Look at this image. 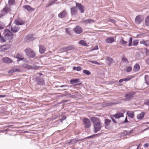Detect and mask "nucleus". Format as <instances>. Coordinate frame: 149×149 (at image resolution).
Masks as SVG:
<instances>
[{"label": "nucleus", "mask_w": 149, "mask_h": 149, "mask_svg": "<svg viewBox=\"0 0 149 149\" xmlns=\"http://www.w3.org/2000/svg\"><path fill=\"white\" fill-rule=\"evenodd\" d=\"M15 57L17 59L18 61H19L24 59V57L22 55L19 53L17 54L16 55Z\"/></svg>", "instance_id": "a878e982"}, {"label": "nucleus", "mask_w": 149, "mask_h": 149, "mask_svg": "<svg viewBox=\"0 0 149 149\" xmlns=\"http://www.w3.org/2000/svg\"><path fill=\"white\" fill-rule=\"evenodd\" d=\"M146 25L147 26L149 25V16H147L145 20Z\"/></svg>", "instance_id": "58836bf2"}, {"label": "nucleus", "mask_w": 149, "mask_h": 149, "mask_svg": "<svg viewBox=\"0 0 149 149\" xmlns=\"http://www.w3.org/2000/svg\"><path fill=\"white\" fill-rule=\"evenodd\" d=\"M146 63L147 65H149V58H147L146 60Z\"/></svg>", "instance_id": "5fc2aeb1"}, {"label": "nucleus", "mask_w": 149, "mask_h": 149, "mask_svg": "<svg viewBox=\"0 0 149 149\" xmlns=\"http://www.w3.org/2000/svg\"><path fill=\"white\" fill-rule=\"evenodd\" d=\"M120 42L121 45L125 46L127 45V41H125L123 39H122L120 40Z\"/></svg>", "instance_id": "f704fd0d"}, {"label": "nucleus", "mask_w": 149, "mask_h": 149, "mask_svg": "<svg viewBox=\"0 0 149 149\" xmlns=\"http://www.w3.org/2000/svg\"><path fill=\"white\" fill-rule=\"evenodd\" d=\"M111 119L112 120L113 122L115 123H116V122L115 121V120L114 118H111Z\"/></svg>", "instance_id": "338daca9"}, {"label": "nucleus", "mask_w": 149, "mask_h": 149, "mask_svg": "<svg viewBox=\"0 0 149 149\" xmlns=\"http://www.w3.org/2000/svg\"><path fill=\"white\" fill-rule=\"evenodd\" d=\"M25 38L26 40L29 42L31 40H32L34 39L32 37V35L31 34H29L26 36Z\"/></svg>", "instance_id": "c85d7f7f"}, {"label": "nucleus", "mask_w": 149, "mask_h": 149, "mask_svg": "<svg viewBox=\"0 0 149 149\" xmlns=\"http://www.w3.org/2000/svg\"><path fill=\"white\" fill-rule=\"evenodd\" d=\"M66 32L67 34H70L69 32L68 31V28L66 29Z\"/></svg>", "instance_id": "052dcab7"}, {"label": "nucleus", "mask_w": 149, "mask_h": 149, "mask_svg": "<svg viewBox=\"0 0 149 149\" xmlns=\"http://www.w3.org/2000/svg\"><path fill=\"white\" fill-rule=\"evenodd\" d=\"M102 127V124H99L94 125V132L96 133L97 132L99 131L101 129Z\"/></svg>", "instance_id": "f3484780"}, {"label": "nucleus", "mask_w": 149, "mask_h": 149, "mask_svg": "<svg viewBox=\"0 0 149 149\" xmlns=\"http://www.w3.org/2000/svg\"><path fill=\"white\" fill-rule=\"evenodd\" d=\"M128 122V121L127 120V117H126L125 119V121H124V123H126Z\"/></svg>", "instance_id": "69168bd1"}, {"label": "nucleus", "mask_w": 149, "mask_h": 149, "mask_svg": "<svg viewBox=\"0 0 149 149\" xmlns=\"http://www.w3.org/2000/svg\"><path fill=\"white\" fill-rule=\"evenodd\" d=\"M113 116L116 118H119L123 117V113L121 112H118L113 115Z\"/></svg>", "instance_id": "b1692460"}, {"label": "nucleus", "mask_w": 149, "mask_h": 149, "mask_svg": "<svg viewBox=\"0 0 149 149\" xmlns=\"http://www.w3.org/2000/svg\"><path fill=\"white\" fill-rule=\"evenodd\" d=\"M76 7L79 10L81 13H83L84 12V7L80 3L76 2Z\"/></svg>", "instance_id": "0eeeda50"}, {"label": "nucleus", "mask_w": 149, "mask_h": 149, "mask_svg": "<svg viewBox=\"0 0 149 149\" xmlns=\"http://www.w3.org/2000/svg\"><path fill=\"white\" fill-rule=\"evenodd\" d=\"M11 11L10 7L6 5L5 7L4 8L3 10L1 11L0 14V17L6 15L7 13H9Z\"/></svg>", "instance_id": "f03ea898"}, {"label": "nucleus", "mask_w": 149, "mask_h": 149, "mask_svg": "<svg viewBox=\"0 0 149 149\" xmlns=\"http://www.w3.org/2000/svg\"><path fill=\"white\" fill-rule=\"evenodd\" d=\"M2 22L0 21V29H2L3 28V27L1 25Z\"/></svg>", "instance_id": "13d9d810"}, {"label": "nucleus", "mask_w": 149, "mask_h": 149, "mask_svg": "<svg viewBox=\"0 0 149 149\" xmlns=\"http://www.w3.org/2000/svg\"><path fill=\"white\" fill-rule=\"evenodd\" d=\"M10 48L9 45H4L0 46V51L3 52L8 49Z\"/></svg>", "instance_id": "6ab92c4d"}, {"label": "nucleus", "mask_w": 149, "mask_h": 149, "mask_svg": "<svg viewBox=\"0 0 149 149\" xmlns=\"http://www.w3.org/2000/svg\"><path fill=\"white\" fill-rule=\"evenodd\" d=\"M0 40L1 42H5L6 41V39L4 38V37L3 36H1L0 33Z\"/></svg>", "instance_id": "ea45409f"}, {"label": "nucleus", "mask_w": 149, "mask_h": 149, "mask_svg": "<svg viewBox=\"0 0 149 149\" xmlns=\"http://www.w3.org/2000/svg\"><path fill=\"white\" fill-rule=\"evenodd\" d=\"M14 72L13 68H12L8 72V73L10 75H11Z\"/></svg>", "instance_id": "de8ad7c7"}, {"label": "nucleus", "mask_w": 149, "mask_h": 149, "mask_svg": "<svg viewBox=\"0 0 149 149\" xmlns=\"http://www.w3.org/2000/svg\"><path fill=\"white\" fill-rule=\"evenodd\" d=\"M70 10L71 15L72 16L75 15L78 12L76 6L71 8Z\"/></svg>", "instance_id": "9b49d317"}, {"label": "nucleus", "mask_w": 149, "mask_h": 149, "mask_svg": "<svg viewBox=\"0 0 149 149\" xmlns=\"http://www.w3.org/2000/svg\"><path fill=\"white\" fill-rule=\"evenodd\" d=\"M134 95V93L132 92H129L128 93L126 94L125 95V98L124 100L127 101L130 100Z\"/></svg>", "instance_id": "39448f33"}, {"label": "nucleus", "mask_w": 149, "mask_h": 149, "mask_svg": "<svg viewBox=\"0 0 149 149\" xmlns=\"http://www.w3.org/2000/svg\"><path fill=\"white\" fill-rule=\"evenodd\" d=\"M59 86L61 87H67L68 88H69V86L67 85H64L61 86Z\"/></svg>", "instance_id": "3c124183"}, {"label": "nucleus", "mask_w": 149, "mask_h": 149, "mask_svg": "<svg viewBox=\"0 0 149 149\" xmlns=\"http://www.w3.org/2000/svg\"><path fill=\"white\" fill-rule=\"evenodd\" d=\"M132 37H130L128 40L129 44L128 45L129 46H132Z\"/></svg>", "instance_id": "c03bdc74"}, {"label": "nucleus", "mask_w": 149, "mask_h": 149, "mask_svg": "<svg viewBox=\"0 0 149 149\" xmlns=\"http://www.w3.org/2000/svg\"><path fill=\"white\" fill-rule=\"evenodd\" d=\"M79 82V79H71L70 80V83L71 84H74Z\"/></svg>", "instance_id": "473e14b6"}, {"label": "nucleus", "mask_w": 149, "mask_h": 149, "mask_svg": "<svg viewBox=\"0 0 149 149\" xmlns=\"http://www.w3.org/2000/svg\"><path fill=\"white\" fill-rule=\"evenodd\" d=\"M79 44L84 46L86 45V42L83 40H81L80 41Z\"/></svg>", "instance_id": "79ce46f5"}, {"label": "nucleus", "mask_w": 149, "mask_h": 149, "mask_svg": "<svg viewBox=\"0 0 149 149\" xmlns=\"http://www.w3.org/2000/svg\"><path fill=\"white\" fill-rule=\"evenodd\" d=\"M15 3V0H9L8 3L9 5H13Z\"/></svg>", "instance_id": "a18cd8bd"}, {"label": "nucleus", "mask_w": 149, "mask_h": 149, "mask_svg": "<svg viewBox=\"0 0 149 149\" xmlns=\"http://www.w3.org/2000/svg\"><path fill=\"white\" fill-rule=\"evenodd\" d=\"M140 69V66L138 64H136L134 67L133 70L134 72H137Z\"/></svg>", "instance_id": "bb28decb"}, {"label": "nucleus", "mask_w": 149, "mask_h": 149, "mask_svg": "<svg viewBox=\"0 0 149 149\" xmlns=\"http://www.w3.org/2000/svg\"><path fill=\"white\" fill-rule=\"evenodd\" d=\"M14 23L16 25H22L24 23V22L20 18H17L15 19Z\"/></svg>", "instance_id": "9d476101"}, {"label": "nucleus", "mask_w": 149, "mask_h": 149, "mask_svg": "<svg viewBox=\"0 0 149 149\" xmlns=\"http://www.w3.org/2000/svg\"><path fill=\"white\" fill-rule=\"evenodd\" d=\"M6 96L5 95H0V98L4 97Z\"/></svg>", "instance_id": "0e129e2a"}, {"label": "nucleus", "mask_w": 149, "mask_h": 149, "mask_svg": "<svg viewBox=\"0 0 149 149\" xmlns=\"http://www.w3.org/2000/svg\"><path fill=\"white\" fill-rule=\"evenodd\" d=\"M145 113L144 112H142L138 114L137 116V118L138 120H141L143 119L144 117Z\"/></svg>", "instance_id": "393cba45"}, {"label": "nucleus", "mask_w": 149, "mask_h": 149, "mask_svg": "<svg viewBox=\"0 0 149 149\" xmlns=\"http://www.w3.org/2000/svg\"><path fill=\"white\" fill-rule=\"evenodd\" d=\"M115 41V39L113 37H107L105 40V42L107 43H111Z\"/></svg>", "instance_id": "dca6fc26"}, {"label": "nucleus", "mask_w": 149, "mask_h": 149, "mask_svg": "<svg viewBox=\"0 0 149 149\" xmlns=\"http://www.w3.org/2000/svg\"><path fill=\"white\" fill-rule=\"evenodd\" d=\"M145 82L147 85H149V77L148 75L145 76Z\"/></svg>", "instance_id": "72a5a7b5"}, {"label": "nucleus", "mask_w": 149, "mask_h": 149, "mask_svg": "<svg viewBox=\"0 0 149 149\" xmlns=\"http://www.w3.org/2000/svg\"><path fill=\"white\" fill-rule=\"evenodd\" d=\"M24 67L26 69H29L35 70L38 69V67L35 65H31L28 64H24Z\"/></svg>", "instance_id": "f8f14e48"}, {"label": "nucleus", "mask_w": 149, "mask_h": 149, "mask_svg": "<svg viewBox=\"0 0 149 149\" xmlns=\"http://www.w3.org/2000/svg\"><path fill=\"white\" fill-rule=\"evenodd\" d=\"M109 21L110 22L113 23H115L116 22V21L113 19H110Z\"/></svg>", "instance_id": "864d4df0"}, {"label": "nucleus", "mask_w": 149, "mask_h": 149, "mask_svg": "<svg viewBox=\"0 0 149 149\" xmlns=\"http://www.w3.org/2000/svg\"><path fill=\"white\" fill-rule=\"evenodd\" d=\"M67 15V12L64 10L60 13L58 15V17L60 18H63L65 17Z\"/></svg>", "instance_id": "4be33fe9"}, {"label": "nucleus", "mask_w": 149, "mask_h": 149, "mask_svg": "<svg viewBox=\"0 0 149 149\" xmlns=\"http://www.w3.org/2000/svg\"><path fill=\"white\" fill-rule=\"evenodd\" d=\"M88 61L91 62V63L94 64H95L99 65L100 63L96 61Z\"/></svg>", "instance_id": "49530a36"}, {"label": "nucleus", "mask_w": 149, "mask_h": 149, "mask_svg": "<svg viewBox=\"0 0 149 149\" xmlns=\"http://www.w3.org/2000/svg\"><path fill=\"white\" fill-rule=\"evenodd\" d=\"M73 69L74 70L80 71L81 70V68L80 66H78L77 67L74 66L73 67Z\"/></svg>", "instance_id": "e433bc0d"}, {"label": "nucleus", "mask_w": 149, "mask_h": 149, "mask_svg": "<svg viewBox=\"0 0 149 149\" xmlns=\"http://www.w3.org/2000/svg\"><path fill=\"white\" fill-rule=\"evenodd\" d=\"M82 121L85 128H88L91 126V123L89 119L84 118L83 119Z\"/></svg>", "instance_id": "20e7f679"}, {"label": "nucleus", "mask_w": 149, "mask_h": 149, "mask_svg": "<svg viewBox=\"0 0 149 149\" xmlns=\"http://www.w3.org/2000/svg\"><path fill=\"white\" fill-rule=\"evenodd\" d=\"M143 18L142 16L140 15L137 16L135 19V23L138 24H140L143 21Z\"/></svg>", "instance_id": "1a4fd4ad"}, {"label": "nucleus", "mask_w": 149, "mask_h": 149, "mask_svg": "<svg viewBox=\"0 0 149 149\" xmlns=\"http://www.w3.org/2000/svg\"><path fill=\"white\" fill-rule=\"evenodd\" d=\"M125 78V81H128L132 79V77H128L126 78Z\"/></svg>", "instance_id": "603ef678"}, {"label": "nucleus", "mask_w": 149, "mask_h": 149, "mask_svg": "<svg viewBox=\"0 0 149 149\" xmlns=\"http://www.w3.org/2000/svg\"><path fill=\"white\" fill-rule=\"evenodd\" d=\"M122 60L123 61H124L125 62H128V60L127 59V58H123V59H122Z\"/></svg>", "instance_id": "4d7b16f0"}, {"label": "nucleus", "mask_w": 149, "mask_h": 149, "mask_svg": "<svg viewBox=\"0 0 149 149\" xmlns=\"http://www.w3.org/2000/svg\"><path fill=\"white\" fill-rule=\"evenodd\" d=\"M132 70V67L131 66H129L127 67L126 71L128 72H129L131 71Z\"/></svg>", "instance_id": "09e8293b"}, {"label": "nucleus", "mask_w": 149, "mask_h": 149, "mask_svg": "<svg viewBox=\"0 0 149 149\" xmlns=\"http://www.w3.org/2000/svg\"><path fill=\"white\" fill-rule=\"evenodd\" d=\"M20 27L16 26H12L10 28V31L12 33H15L19 31Z\"/></svg>", "instance_id": "2eb2a0df"}, {"label": "nucleus", "mask_w": 149, "mask_h": 149, "mask_svg": "<svg viewBox=\"0 0 149 149\" xmlns=\"http://www.w3.org/2000/svg\"><path fill=\"white\" fill-rule=\"evenodd\" d=\"M14 72H19L20 71V69L17 68H13Z\"/></svg>", "instance_id": "8fccbe9b"}, {"label": "nucleus", "mask_w": 149, "mask_h": 149, "mask_svg": "<svg viewBox=\"0 0 149 149\" xmlns=\"http://www.w3.org/2000/svg\"><path fill=\"white\" fill-rule=\"evenodd\" d=\"M4 38L6 40H10L13 38V34L8 29H5L3 31Z\"/></svg>", "instance_id": "f257e3e1"}, {"label": "nucleus", "mask_w": 149, "mask_h": 149, "mask_svg": "<svg viewBox=\"0 0 149 149\" xmlns=\"http://www.w3.org/2000/svg\"><path fill=\"white\" fill-rule=\"evenodd\" d=\"M112 103H108L106 104V105L107 106H110L112 105Z\"/></svg>", "instance_id": "e2e57ef3"}, {"label": "nucleus", "mask_w": 149, "mask_h": 149, "mask_svg": "<svg viewBox=\"0 0 149 149\" xmlns=\"http://www.w3.org/2000/svg\"><path fill=\"white\" fill-rule=\"evenodd\" d=\"M95 22L94 20L92 19H85L83 20L81 22L82 23H84L87 24L91 23H94Z\"/></svg>", "instance_id": "a211bd4d"}, {"label": "nucleus", "mask_w": 149, "mask_h": 149, "mask_svg": "<svg viewBox=\"0 0 149 149\" xmlns=\"http://www.w3.org/2000/svg\"><path fill=\"white\" fill-rule=\"evenodd\" d=\"M26 55L30 58H33L36 56L35 52L29 48H27L25 50Z\"/></svg>", "instance_id": "7ed1b4c3"}, {"label": "nucleus", "mask_w": 149, "mask_h": 149, "mask_svg": "<svg viewBox=\"0 0 149 149\" xmlns=\"http://www.w3.org/2000/svg\"><path fill=\"white\" fill-rule=\"evenodd\" d=\"M111 122V120L108 119H106L104 120V124L106 129H109L110 127L109 125Z\"/></svg>", "instance_id": "ddd939ff"}, {"label": "nucleus", "mask_w": 149, "mask_h": 149, "mask_svg": "<svg viewBox=\"0 0 149 149\" xmlns=\"http://www.w3.org/2000/svg\"><path fill=\"white\" fill-rule=\"evenodd\" d=\"M144 148H147L149 146V144L148 143H146L144 145Z\"/></svg>", "instance_id": "6e6d98bb"}, {"label": "nucleus", "mask_w": 149, "mask_h": 149, "mask_svg": "<svg viewBox=\"0 0 149 149\" xmlns=\"http://www.w3.org/2000/svg\"><path fill=\"white\" fill-rule=\"evenodd\" d=\"M112 59L109 57H108L106 59V63L107 65H110L113 62Z\"/></svg>", "instance_id": "c756f323"}, {"label": "nucleus", "mask_w": 149, "mask_h": 149, "mask_svg": "<svg viewBox=\"0 0 149 149\" xmlns=\"http://www.w3.org/2000/svg\"><path fill=\"white\" fill-rule=\"evenodd\" d=\"M35 81L38 85H42L44 84V81L42 78L36 77Z\"/></svg>", "instance_id": "4468645a"}, {"label": "nucleus", "mask_w": 149, "mask_h": 149, "mask_svg": "<svg viewBox=\"0 0 149 149\" xmlns=\"http://www.w3.org/2000/svg\"><path fill=\"white\" fill-rule=\"evenodd\" d=\"M3 61L5 63H11L13 62V60L9 58L6 57L2 58Z\"/></svg>", "instance_id": "aec40b11"}, {"label": "nucleus", "mask_w": 149, "mask_h": 149, "mask_svg": "<svg viewBox=\"0 0 149 149\" xmlns=\"http://www.w3.org/2000/svg\"><path fill=\"white\" fill-rule=\"evenodd\" d=\"M72 142H75V143H76L77 141H76V140L74 139H72V141H71Z\"/></svg>", "instance_id": "774afa93"}, {"label": "nucleus", "mask_w": 149, "mask_h": 149, "mask_svg": "<svg viewBox=\"0 0 149 149\" xmlns=\"http://www.w3.org/2000/svg\"><path fill=\"white\" fill-rule=\"evenodd\" d=\"M127 114L128 116L131 118H133L134 117V113L132 111H127Z\"/></svg>", "instance_id": "2f4dec72"}, {"label": "nucleus", "mask_w": 149, "mask_h": 149, "mask_svg": "<svg viewBox=\"0 0 149 149\" xmlns=\"http://www.w3.org/2000/svg\"><path fill=\"white\" fill-rule=\"evenodd\" d=\"M57 0H51L50 1H49L48 3L46 5V7H48L51 6Z\"/></svg>", "instance_id": "7c9ffc66"}, {"label": "nucleus", "mask_w": 149, "mask_h": 149, "mask_svg": "<svg viewBox=\"0 0 149 149\" xmlns=\"http://www.w3.org/2000/svg\"><path fill=\"white\" fill-rule=\"evenodd\" d=\"M98 49V46H96L93 49V50H97Z\"/></svg>", "instance_id": "680f3d73"}, {"label": "nucleus", "mask_w": 149, "mask_h": 149, "mask_svg": "<svg viewBox=\"0 0 149 149\" xmlns=\"http://www.w3.org/2000/svg\"><path fill=\"white\" fill-rule=\"evenodd\" d=\"M66 118L65 116H63V117L62 118L61 120V122H62V121L64 120H65Z\"/></svg>", "instance_id": "bf43d9fd"}, {"label": "nucleus", "mask_w": 149, "mask_h": 149, "mask_svg": "<svg viewBox=\"0 0 149 149\" xmlns=\"http://www.w3.org/2000/svg\"><path fill=\"white\" fill-rule=\"evenodd\" d=\"M100 134H95L93 135L92 136H88L85 138V139H87L95 137V136H98Z\"/></svg>", "instance_id": "4c0bfd02"}, {"label": "nucleus", "mask_w": 149, "mask_h": 149, "mask_svg": "<svg viewBox=\"0 0 149 149\" xmlns=\"http://www.w3.org/2000/svg\"><path fill=\"white\" fill-rule=\"evenodd\" d=\"M91 119L94 125L101 124L100 120L97 118L93 117H91Z\"/></svg>", "instance_id": "423d86ee"}, {"label": "nucleus", "mask_w": 149, "mask_h": 149, "mask_svg": "<svg viewBox=\"0 0 149 149\" xmlns=\"http://www.w3.org/2000/svg\"><path fill=\"white\" fill-rule=\"evenodd\" d=\"M45 50L46 48L43 46L41 45L39 46V52L40 53H43Z\"/></svg>", "instance_id": "cd10ccee"}, {"label": "nucleus", "mask_w": 149, "mask_h": 149, "mask_svg": "<svg viewBox=\"0 0 149 149\" xmlns=\"http://www.w3.org/2000/svg\"><path fill=\"white\" fill-rule=\"evenodd\" d=\"M74 47L72 46H68L66 47L62 48L61 50L62 51L61 52H64L73 49Z\"/></svg>", "instance_id": "412c9836"}, {"label": "nucleus", "mask_w": 149, "mask_h": 149, "mask_svg": "<svg viewBox=\"0 0 149 149\" xmlns=\"http://www.w3.org/2000/svg\"><path fill=\"white\" fill-rule=\"evenodd\" d=\"M73 31L76 33L79 34L82 32L83 30L81 27L79 26H77L74 29Z\"/></svg>", "instance_id": "6e6552de"}, {"label": "nucleus", "mask_w": 149, "mask_h": 149, "mask_svg": "<svg viewBox=\"0 0 149 149\" xmlns=\"http://www.w3.org/2000/svg\"><path fill=\"white\" fill-rule=\"evenodd\" d=\"M83 72L84 74L87 75H89L91 74V72L89 70H83Z\"/></svg>", "instance_id": "a19ab883"}, {"label": "nucleus", "mask_w": 149, "mask_h": 149, "mask_svg": "<svg viewBox=\"0 0 149 149\" xmlns=\"http://www.w3.org/2000/svg\"><path fill=\"white\" fill-rule=\"evenodd\" d=\"M23 8L28 11H31L32 10L34 11L35 10L34 8H32L29 5H24L23 6Z\"/></svg>", "instance_id": "5701e85b"}, {"label": "nucleus", "mask_w": 149, "mask_h": 149, "mask_svg": "<svg viewBox=\"0 0 149 149\" xmlns=\"http://www.w3.org/2000/svg\"><path fill=\"white\" fill-rule=\"evenodd\" d=\"M139 43V41L137 40H134L133 42V45L134 46H136Z\"/></svg>", "instance_id": "37998d69"}, {"label": "nucleus", "mask_w": 149, "mask_h": 149, "mask_svg": "<svg viewBox=\"0 0 149 149\" xmlns=\"http://www.w3.org/2000/svg\"><path fill=\"white\" fill-rule=\"evenodd\" d=\"M140 43L141 44H143L146 46H147L149 45V44L148 42V41L146 40L144 41L143 40L142 41H141L140 42Z\"/></svg>", "instance_id": "c9c22d12"}]
</instances>
